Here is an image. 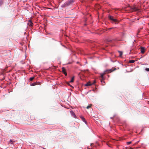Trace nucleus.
<instances>
[{
	"label": "nucleus",
	"mask_w": 149,
	"mask_h": 149,
	"mask_svg": "<svg viewBox=\"0 0 149 149\" xmlns=\"http://www.w3.org/2000/svg\"><path fill=\"white\" fill-rule=\"evenodd\" d=\"M74 2V0H68L62 5L61 7L62 8H64L70 6L73 4Z\"/></svg>",
	"instance_id": "1"
},
{
	"label": "nucleus",
	"mask_w": 149,
	"mask_h": 149,
	"mask_svg": "<svg viewBox=\"0 0 149 149\" xmlns=\"http://www.w3.org/2000/svg\"><path fill=\"white\" fill-rule=\"evenodd\" d=\"M108 17L109 19L112 21V23H115L116 24L118 23V21L116 19L114 18L112 16L109 15Z\"/></svg>",
	"instance_id": "2"
},
{
	"label": "nucleus",
	"mask_w": 149,
	"mask_h": 149,
	"mask_svg": "<svg viewBox=\"0 0 149 149\" xmlns=\"http://www.w3.org/2000/svg\"><path fill=\"white\" fill-rule=\"evenodd\" d=\"M96 82L95 81H94V82L92 83L91 82H88L86 84H85V86H91L92 85L94 84Z\"/></svg>",
	"instance_id": "3"
},
{
	"label": "nucleus",
	"mask_w": 149,
	"mask_h": 149,
	"mask_svg": "<svg viewBox=\"0 0 149 149\" xmlns=\"http://www.w3.org/2000/svg\"><path fill=\"white\" fill-rule=\"evenodd\" d=\"M106 73V72H105V70L104 71L103 73H100V77L101 78L102 80H104V75Z\"/></svg>",
	"instance_id": "4"
},
{
	"label": "nucleus",
	"mask_w": 149,
	"mask_h": 149,
	"mask_svg": "<svg viewBox=\"0 0 149 149\" xmlns=\"http://www.w3.org/2000/svg\"><path fill=\"white\" fill-rule=\"evenodd\" d=\"M106 73V72H105V70L104 71L103 73H100V77L101 78L102 80H104V75Z\"/></svg>",
	"instance_id": "5"
},
{
	"label": "nucleus",
	"mask_w": 149,
	"mask_h": 149,
	"mask_svg": "<svg viewBox=\"0 0 149 149\" xmlns=\"http://www.w3.org/2000/svg\"><path fill=\"white\" fill-rule=\"evenodd\" d=\"M80 118L86 124H87V121H86V119H85V118L83 116H80Z\"/></svg>",
	"instance_id": "6"
},
{
	"label": "nucleus",
	"mask_w": 149,
	"mask_h": 149,
	"mask_svg": "<svg viewBox=\"0 0 149 149\" xmlns=\"http://www.w3.org/2000/svg\"><path fill=\"white\" fill-rule=\"evenodd\" d=\"M74 77L73 76V77L71 79V80L69 82V83H68L67 84L68 85H69L71 87H72L70 84H69V83H72L74 81Z\"/></svg>",
	"instance_id": "7"
},
{
	"label": "nucleus",
	"mask_w": 149,
	"mask_h": 149,
	"mask_svg": "<svg viewBox=\"0 0 149 149\" xmlns=\"http://www.w3.org/2000/svg\"><path fill=\"white\" fill-rule=\"evenodd\" d=\"M114 70H113L112 69H107L105 70V72L107 73H109L113 72Z\"/></svg>",
	"instance_id": "8"
},
{
	"label": "nucleus",
	"mask_w": 149,
	"mask_h": 149,
	"mask_svg": "<svg viewBox=\"0 0 149 149\" xmlns=\"http://www.w3.org/2000/svg\"><path fill=\"white\" fill-rule=\"evenodd\" d=\"M70 112L71 114L72 115L73 117L75 118H76V115H75L74 112L72 111H70Z\"/></svg>",
	"instance_id": "9"
},
{
	"label": "nucleus",
	"mask_w": 149,
	"mask_h": 149,
	"mask_svg": "<svg viewBox=\"0 0 149 149\" xmlns=\"http://www.w3.org/2000/svg\"><path fill=\"white\" fill-rule=\"evenodd\" d=\"M141 52L142 53V54H143L144 52H145V48L144 47H141Z\"/></svg>",
	"instance_id": "10"
},
{
	"label": "nucleus",
	"mask_w": 149,
	"mask_h": 149,
	"mask_svg": "<svg viewBox=\"0 0 149 149\" xmlns=\"http://www.w3.org/2000/svg\"><path fill=\"white\" fill-rule=\"evenodd\" d=\"M62 71L63 72V73L65 74V75H67L66 72L65 71V69L64 67H63L62 68Z\"/></svg>",
	"instance_id": "11"
},
{
	"label": "nucleus",
	"mask_w": 149,
	"mask_h": 149,
	"mask_svg": "<svg viewBox=\"0 0 149 149\" xmlns=\"http://www.w3.org/2000/svg\"><path fill=\"white\" fill-rule=\"evenodd\" d=\"M104 80H102H102H101V81L102 83V84L103 85H104L105 84V83L104 81Z\"/></svg>",
	"instance_id": "12"
},
{
	"label": "nucleus",
	"mask_w": 149,
	"mask_h": 149,
	"mask_svg": "<svg viewBox=\"0 0 149 149\" xmlns=\"http://www.w3.org/2000/svg\"><path fill=\"white\" fill-rule=\"evenodd\" d=\"M135 61L133 60H131L129 61V63H133Z\"/></svg>",
	"instance_id": "13"
},
{
	"label": "nucleus",
	"mask_w": 149,
	"mask_h": 149,
	"mask_svg": "<svg viewBox=\"0 0 149 149\" xmlns=\"http://www.w3.org/2000/svg\"><path fill=\"white\" fill-rule=\"evenodd\" d=\"M36 84H36V83L34 82V83L31 84H30V85L31 86H35V85H36Z\"/></svg>",
	"instance_id": "14"
},
{
	"label": "nucleus",
	"mask_w": 149,
	"mask_h": 149,
	"mask_svg": "<svg viewBox=\"0 0 149 149\" xmlns=\"http://www.w3.org/2000/svg\"><path fill=\"white\" fill-rule=\"evenodd\" d=\"M33 23L32 22H31V23H28V25L30 26H33Z\"/></svg>",
	"instance_id": "15"
},
{
	"label": "nucleus",
	"mask_w": 149,
	"mask_h": 149,
	"mask_svg": "<svg viewBox=\"0 0 149 149\" xmlns=\"http://www.w3.org/2000/svg\"><path fill=\"white\" fill-rule=\"evenodd\" d=\"M118 52L120 54L119 56H121L123 54V52L121 51H118Z\"/></svg>",
	"instance_id": "16"
},
{
	"label": "nucleus",
	"mask_w": 149,
	"mask_h": 149,
	"mask_svg": "<svg viewBox=\"0 0 149 149\" xmlns=\"http://www.w3.org/2000/svg\"><path fill=\"white\" fill-rule=\"evenodd\" d=\"M3 3V0H0V6H1Z\"/></svg>",
	"instance_id": "17"
},
{
	"label": "nucleus",
	"mask_w": 149,
	"mask_h": 149,
	"mask_svg": "<svg viewBox=\"0 0 149 149\" xmlns=\"http://www.w3.org/2000/svg\"><path fill=\"white\" fill-rule=\"evenodd\" d=\"M34 77H30V78H29V80L30 81H32L33 79H34Z\"/></svg>",
	"instance_id": "18"
},
{
	"label": "nucleus",
	"mask_w": 149,
	"mask_h": 149,
	"mask_svg": "<svg viewBox=\"0 0 149 149\" xmlns=\"http://www.w3.org/2000/svg\"><path fill=\"white\" fill-rule=\"evenodd\" d=\"M133 9L134 11H136L137 10V9L135 7H134L133 8Z\"/></svg>",
	"instance_id": "19"
},
{
	"label": "nucleus",
	"mask_w": 149,
	"mask_h": 149,
	"mask_svg": "<svg viewBox=\"0 0 149 149\" xmlns=\"http://www.w3.org/2000/svg\"><path fill=\"white\" fill-rule=\"evenodd\" d=\"M10 141L11 143V144H13L14 142V141H13L11 139H10Z\"/></svg>",
	"instance_id": "20"
},
{
	"label": "nucleus",
	"mask_w": 149,
	"mask_h": 149,
	"mask_svg": "<svg viewBox=\"0 0 149 149\" xmlns=\"http://www.w3.org/2000/svg\"><path fill=\"white\" fill-rule=\"evenodd\" d=\"M131 143H132V141H131L127 142V144H128V145H129L130 144H131Z\"/></svg>",
	"instance_id": "21"
},
{
	"label": "nucleus",
	"mask_w": 149,
	"mask_h": 149,
	"mask_svg": "<svg viewBox=\"0 0 149 149\" xmlns=\"http://www.w3.org/2000/svg\"><path fill=\"white\" fill-rule=\"evenodd\" d=\"M145 70L146 71H149V68H146V69H145Z\"/></svg>",
	"instance_id": "22"
},
{
	"label": "nucleus",
	"mask_w": 149,
	"mask_h": 149,
	"mask_svg": "<svg viewBox=\"0 0 149 149\" xmlns=\"http://www.w3.org/2000/svg\"><path fill=\"white\" fill-rule=\"evenodd\" d=\"M91 107V106H90V105H88V106H87V107H86V108L87 109H89V108H90V107Z\"/></svg>",
	"instance_id": "23"
},
{
	"label": "nucleus",
	"mask_w": 149,
	"mask_h": 149,
	"mask_svg": "<svg viewBox=\"0 0 149 149\" xmlns=\"http://www.w3.org/2000/svg\"><path fill=\"white\" fill-rule=\"evenodd\" d=\"M124 33H122V35H121L122 37H123L124 36Z\"/></svg>",
	"instance_id": "24"
},
{
	"label": "nucleus",
	"mask_w": 149,
	"mask_h": 149,
	"mask_svg": "<svg viewBox=\"0 0 149 149\" xmlns=\"http://www.w3.org/2000/svg\"><path fill=\"white\" fill-rule=\"evenodd\" d=\"M112 40H108V41L109 42H111L112 41Z\"/></svg>",
	"instance_id": "25"
},
{
	"label": "nucleus",
	"mask_w": 149,
	"mask_h": 149,
	"mask_svg": "<svg viewBox=\"0 0 149 149\" xmlns=\"http://www.w3.org/2000/svg\"><path fill=\"white\" fill-rule=\"evenodd\" d=\"M31 20H29V23H31Z\"/></svg>",
	"instance_id": "26"
},
{
	"label": "nucleus",
	"mask_w": 149,
	"mask_h": 149,
	"mask_svg": "<svg viewBox=\"0 0 149 149\" xmlns=\"http://www.w3.org/2000/svg\"><path fill=\"white\" fill-rule=\"evenodd\" d=\"M111 62H114V61H112V60H111Z\"/></svg>",
	"instance_id": "27"
},
{
	"label": "nucleus",
	"mask_w": 149,
	"mask_h": 149,
	"mask_svg": "<svg viewBox=\"0 0 149 149\" xmlns=\"http://www.w3.org/2000/svg\"><path fill=\"white\" fill-rule=\"evenodd\" d=\"M43 149H46L45 148H43Z\"/></svg>",
	"instance_id": "28"
},
{
	"label": "nucleus",
	"mask_w": 149,
	"mask_h": 149,
	"mask_svg": "<svg viewBox=\"0 0 149 149\" xmlns=\"http://www.w3.org/2000/svg\"><path fill=\"white\" fill-rule=\"evenodd\" d=\"M63 46L64 47H65L64 45H63Z\"/></svg>",
	"instance_id": "29"
},
{
	"label": "nucleus",
	"mask_w": 149,
	"mask_h": 149,
	"mask_svg": "<svg viewBox=\"0 0 149 149\" xmlns=\"http://www.w3.org/2000/svg\"><path fill=\"white\" fill-rule=\"evenodd\" d=\"M86 24H85V25H86Z\"/></svg>",
	"instance_id": "30"
},
{
	"label": "nucleus",
	"mask_w": 149,
	"mask_h": 149,
	"mask_svg": "<svg viewBox=\"0 0 149 149\" xmlns=\"http://www.w3.org/2000/svg\"><path fill=\"white\" fill-rule=\"evenodd\" d=\"M79 63V62H77V63Z\"/></svg>",
	"instance_id": "31"
}]
</instances>
